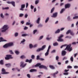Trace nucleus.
Returning <instances> with one entry per match:
<instances>
[{
  "mask_svg": "<svg viewBox=\"0 0 78 78\" xmlns=\"http://www.w3.org/2000/svg\"><path fill=\"white\" fill-rule=\"evenodd\" d=\"M65 38H71V37H69V36H66L65 37Z\"/></svg>",
  "mask_w": 78,
  "mask_h": 78,
  "instance_id": "obj_62",
  "label": "nucleus"
},
{
  "mask_svg": "<svg viewBox=\"0 0 78 78\" xmlns=\"http://www.w3.org/2000/svg\"><path fill=\"white\" fill-rule=\"evenodd\" d=\"M11 66V65L10 63L6 64H5V66L7 67H9Z\"/></svg>",
  "mask_w": 78,
  "mask_h": 78,
  "instance_id": "obj_15",
  "label": "nucleus"
},
{
  "mask_svg": "<svg viewBox=\"0 0 78 78\" xmlns=\"http://www.w3.org/2000/svg\"><path fill=\"white\" fill-rule=\"evenodd\" d=\"M64 37V35H61L58 38V39L57 40L58 41L62 42L64 41V40L62 38Z\"/></svg>",
  "mask_w": 78,
  "mask_h": 78,
  "instance_id": "obj_5",
  "label": "nucleus"
},
{
  "mask_svg": "<svg viewBox=\"0 0 78 78\" xmlns=\"http://www.w3.org/2000/svg\"><path fill=\"white\" fill-rule=\"evenodd\" d=\"M69 62V61L68 60H66L65 61V64H67Z\"/></svg>",
  "mask_w": 78,
  "mask_h": 78,
  "instance_id": "obj_59",
  "label": "nucleus"
},
{
  "mask_svg": "<svg viewBox=\"0 0 78 78\" xmlns=\"http://www.w3.org/2000/svg\"><path fill=\"white\" fill-rule=\"evenodd\" d=\"M59 58V57L58 56H56V60H58Z\"/></svg>",
  "mask_w": 78,
  "mask_h": 78,
  "instance_id": "obj_43",
  "label": "nucleus"
},
{
  "mask_svg": "<svg viewBox=\"0 0 78 78\" xmlns=\"http://www.w3.org/2000/svg\"><path fill=\"white\" fill-rule=\"evenodd\" d=\"M70 7V4H66L65 5V9H67V8L69 9Z\"/></svg>",
  "mask_w": 78,
  "mask_h": 78,
  "instance_id": "obj_8",
  "label": "nucleus"
},
{
  "mask_svg": "<svg viewBox=\"0 0 78 78\" xmlns=\"http://www.w3.org/2000/svg\"><path fill=\"white\" fill-rule=\"evenodd\" d=\"M58 15V13L55 12V13L53 14V16H51V17H56Z\"/></svg>",
  "mask_w": 78,
  "mask_h": 78,
  "instance_id": "obj_11",
  "label": "nucleus"
},
{
  "mask_svg": "<svg viewBox=\"0 0 78 78\" xmlns=\"http://www.w3.org/2000/svg\"><path fill=\"white\" fill-rule=\"evenodd\" d=\"M9 47L8 44H5V45H3V47L5 48H7Z\"/></svg>",
  "mask_w": 78,
  "mask_h": 78,
  "instance_id": "obj_19",
  "label": "nucleus"
},
{
  "mask_svg": "<svg viewBox=\"0 0 78 78\" xmlns=\"http://www.w3.org/2000/svg\"><path fill=\"white\" fill-rule=\"evenodd\" d=\"M18 35V33H16L15 34V37H17Z\"/></svg>",
  "mask_w": 78,
  "mask_h": 78,
  "instance_id": "obj_47",
  "label": "nucleus"
},
{
  "mask_svg": "<svg viewBox=\"0 0 78 78\" xmlns=\"http://www.w3.org/2000/svg\"><path fill=\"white\" fill-rule=\"evenodd\" d=\"M51 48V45H49L48 47V49L47 50V51H49L50 49Z\"/></svg>",
  "mask_w": 78,
  "mask_h": 78,
  "instance_id": "obj_36",
  "label": "nucleus"
},
{
  "mask_svg": "<svg viewBox=\"0 0 78 78\" xmlns=\"http://www.w3.org/2000/svg\"><path fill=\"white\" fill-rule=\"evenodd\" d=\"M51 39V37H50V38L47 37V38H46V39L47 40H49Z\"/></svg>",
  "mask_w": 78,
  "mask_h": 78,
  "instance_id": "obj_63",
  "label": "nucleus"
},
{
  "mask_svg": "<svg viewBox=\"0 0 78 78\" xmlns=\"http://www.w3.org/2000/svg\"><path fill=\"white\" fill-rule=\"evenodd\" d=\"M29 47L30 48H33V46L32 44H30L29 45Z\"/></svg>",
  "mask_w": 78,
  "mask_h": 78,
  "instance_id": "obj_30",
  "label": "nucleus"
},
{
  "mask_svg": "<svg viewBox=\"0 0 78 78\" xmlns=\"http://www.w3.org/2000/svg\"><path fill=\"white\" fill-rule=\"evenodd\" d=\"M6 57H5V59L6 60H9L10 59H12L13 58L12 57V55H6Z\"/></svg>",
  "mask_w": 78,
  "mask_h": 78,
  "instance_id": "obj_4",
  "label": "nucleus"
},
{
  "mask_svg": "<svg viewBox=\"0 0 78 78\" xmlns=\"http://www.w3.org/2000/svg\"><path fill=\"white\" fill-rule=\"evenodd\" d=\"M39 60L40 61H44V58H40Z\"/></svg>",
  "mask_w": 78,
  "mask_h": 78,
  "instance_id": "obj_54",
  "label": "nucleus"
},
{
  "mask_svg": "<svg viewBox=\"0 0 78 78\" xmlns=\"http://www.w3.org/2000/svg\"><path fill=\"white\" fill-rule=\"evenodd\" d=\"M49 67L52 69H55V67H54L53 66L50 65L49 66Z\"/></svg>",
  "mask_w": 78,
  "mask_h": 78,
  "instance_id": "obj_17",
  "label": "nucleus"
},
{
  "mask_svg": "<svg viewBox=\"0 0 78 78\" xmlns=\"http://www.w3.org/2000/svg\"><path fill=\"white\" fill-rule=\"evenodd\" d=\"M8 47H10L13 46V44L12 43H10L7 44Z\"/></svg>",
  "mask_w": 78,
  "mask_h": 78,
  "instance_id": "obj_14",
  "label": "nucleus"
},
{
  "mask_svg": "<svg viewBox=\"0 0 78 78\" xmlns=\"http://www.w3.org/2000/svg\"><path fill=\"white\" fill-rule=\"evenodd\" d=\"M70 59L72 62H73V57H71Z\"/></svg>",
  "mask_w": 78,
  "mask_h": 78,
  "instance_id": "obj_37",
  "label": "nucleus"
},
{
  "mask_svg": "<svg viewBox=\"0 0 78 78\" xmlns=\"http://www.w3.org/2000/svg\"><path fill=\"white\" fill-rule=\"evenodd\" d=\"M69 71V69H65L64 70V72H67L68 71Z\"/></svg>",
  "mask_w": 78,
  "mask_h": 78,
  "instance_id": "obj_57",
  "label": "nucleus"
},
{
  "mask_svg": "<svg viewBox=\"0 0 78 78\" xmlns=\"http://www.w3.org/2000/svg\"><path fill=\"white\" fill-rule=\"evenodd\" d=\"M15 52L17 55H18L20 53L19 52L17 51H15Z\"/></svg>",
  "mask_w": 78,
  "mask_h": 78,
  "instance_id": "obj_40",
  "label": "nucleus"
},
{
  "mask_svg": "<svg viewBox=\"0 0 78 78\" xmlns=\"http://www.w3.org/2000/svg\"><path fill=\"white\" fill-rule=\"evenodd\" d=\"M34 7L32 5L30 6V8L31 9H34Z\"/></svg>",
  "mask_w": 78,
  "mask_h": 78,
  "instance_id": "obj_48",
  "label": "nucleus"
},
{
  "mask_svg": "<svg viewBox=\"0 0 78 78\" xmlns=\"http://www.w3.org/2000/svg\"><path fill=\"white\" fill-rule=\"evenodd\" d=\"M20 58L22 59H23L24 58H25L26 57L24 55H22L21 56Z\"/></svg>",
  "mask_w": 78,
  "mask_h": 78,
  "instance_id": "obj_32",
  "label": "nucleus"
},
{
  "mask_svg": "<svg viewBox=\"0 0 78 78\" xmlns=\"http://www.w3.org/2000/svg\"><path fill=\"white\" fill-rule=\"evenodd\" d=\"M67 49L69 52L72 51V48L71 47V44H69V45H67L64 50H66Z\"/></svg>",
  "mask_w": 78,
  "mask_h": 78,
  "instance_id": "obj_1",
  "label": "nucleus"
},
{
  "mask_svg": "<svg viewBox=\"0 0 78 78\" xmlns=\"http://www.w3.org/2000/svg\"><path fill=\"white\" fill-rule=\"evenodd\" d=\"M7 41L5 40H4V39L2 37H1L0 38V42H1L2 41Z\"/></svg>",
  "mask_w": 78,
  "mask_h": 78,
  "instance_id": "obj_13",
  "label": "nucleus"
},
{
  "mask_svg": "<svg viewBox=\"0 0 78 78\" xmlns=\"http://www.w3.org/2000/svg\"><path fill=\"white\" fill-rule=\"evenodd\" d=\"M67 57H64L63 58V60H66V59H67Z\"/></svg>",
  "mask_w": 78,
  "mask_h": 78,
  "instance_id": "obj_64",
  "label": "nucleus"
},
{
  "mask_svg": "<svg viewBox=\"0 0 78 78\" xmlns=\"http://www.w3.org/2000/svg\"><path fill=\"white\" fill-rule=\"evenodd\" d=\"M49 20V17H48L46 20L45 21V23H47L48 22V21Z\"/></svg>",
  "mask_w": 78,
  "mask_h": 78,
  "instance_id": "obj_33",
  "label": "nucleus"
},
{
  "mask_svg": "<svg viewBox=\"0 0 78 78\" xmlns=\"http://www.w3.org/2000/svg\"><path fill=\"white\" fill-rule=\"evenodd\" d=\"M63 74L65 75H69V73H68V72L65 73H63Z\"/></svg>",
  "mask_w": 78,
  "mask_h": 78,
  "instance_id": "obj_45",
  "label": "nucleus"
},
{
  "mask_svg": "<svg viewBox=\"0 0 78 78\" xmlns=\"http://www.w3.org/2000/svg\"><path fill=\"white\" fill-rule=\"evenodd\" d=\"M25 7V5H21V8H24Z\"/></svg>",
  "mask_w": 78,
  "mask_h": 78,
  "instance_id": "obj_38",
  "label": "nucleus"
},
{
  "mask_svg": "<svg viewBox=\"0 0 78 78\" xmlns=\"http://www.w3.org/2000/svg\"><path fill=\"white\" fill-rule=\"evenodd\" d=\"M3 61L2 60H1L0 61V64L2 65H4V62H3Z\"/></svg>",
  "mask_w": 78,
  "mask_h": 78,
  "instance_id": "obj_25",
  "label": "nucleus"
},
{
  "mask_svg": "<svg viewBox=\"0 0 78 78\" xmlns=\"http://www.w3.org/2000/svg\"><path fill=\"white\" fill-rule=\"evenodd\" d=\"M24 16V14H20V17H22V16Z\"/></svg>",
  "mask_w": 78,
  "mask_h": 78,
  "instance_id": "obj_44",
  "label": "nucleus"
},
{
  "mask_svg": "<svg viewBox=\"0 0 78 78\" xmlns=\"http://www.w3.org/2000/svg\"><path fill=\"white\" fill-rule=\"evenodd\" d=\"M53 45L54 46H56L58 45V44L57 42H55L53 44Z\"/></svg>",
  "mask_w": 78,
  "mask_h": 78,
  "instance_id": "obj_24",
  "label": "nucleus"
},
{
  "mask_svg": "<svg viewBox=\"0 0 78 78\" xmlns=\"http://www.w3.org/2000/svg\"><path fill=\"white\" fill-rule=\"evenodd\" d=\"M65 9H62L61 10V12H60V13L61 14L62 13L64 12V11L65 10Z\"/></svg>",
  "mask_w": 78,
  "mask_h": 78,
  "instance_id": "obj_26",
  "label": "nucleus"
},
{
  "mask_svg": "<svg viewBox=\"0 0 78 78\" xmlns=\"http://www.w3.org/2000/svg\"><path fill=\"white\" fill-rule=\"evenodd\" d=\"M43 25L41 24H40L38 25V27H42Z\"/></svg>",
  "mask_w": 78,
  "mask_h": 78,
  "instance_id": "obj_52",
  "label": "nucleus"
},
{
  "mask_svg": "<svg viewBox=\"0 0 78 78\" xmlns=\"http://www.w3.org/2000/svg\"><path fill=\"white\" fill-rule=\"evenodd\" d=\"M49 51L47 50L46 52L45 53V56H48L49 54Z\"/></svg>",
  "mask_w": 78,
  "mask_h": 78,
  "instance_id": "obj_22",
  "label": "nucleus"
},
{
  "mask_svg": "<svg viewBox=\"0 0 78 78\" xmlns=\"http://www.w3.org/2000/svg\"><path fill=\"white\" fill-rule=\"evenodd\" d=\"M60 29H58L55 32V34L59 33H60Z\"/></svg>",
  "mask_w": 78,
  "mask_h": 78,
  "instance_id": "obj_23",
  "label": "nucleus"
},
{
  "mask_svg": "<svg viewBox=\"0 0 78 78\" xmlns=\"http://www.w3.org/2000/svg\"><path fill=\"white\" fill-rule=\"evenodd\" d=\"M58 73V72L57 71L55 73H54L53 74H52V75L54 77H56V74H57Z\"/></svg>",
  "mask_w": 78,
  "mask_h": 78,
  "instance_id": "obj_18",
  "label": "nucleus"
},
{
  "mask_svg": "<svg viewBox=\"0 0 78 78\" xmlns=\"http://www.w3.org/2000/svg\"><path fill=\"white\" fill-rule=\"evenodd\" d=\"M37 71V70L34 69H31L30 70V72H36Z\"/></svg>",
  "mask_w": 78,
  "mask_h": 78,
  "instance_id": "obj_16",
  "label": "nucleus"
},
{
  "mask_svg": "<svg viewBox=\"0 0 78 78\" xmlns=\"http://www.w3.org/2000/svg\"><path fill=\"white\" fill-rule=\"evenodd\" d=\"M27 76L29 78H30L31 76H30V74H27Z\"/></svg>",
  "mask_w": 78,
  "mask_h": 78,
  "instance_id": "obj_55",
  "label": "nucleus"
},
{
  "mask_svg": "<svg viewBox=\"0 0 78 78\" xmlns=\"http://www.w3.org/2000/svg\"><path fill=\"white\" fill-rule=\"evenodd\" d=\"M27 64L26 63L24 65V62H20V66L21 67H22V68H24L25 66H26L27 65Z\"/></svg>",
  "mask_w": 78,
  "mask_h": 78,
  "instance_id": "obj_7",
  "label": "nucleus"
},
{
  "mask_svg": "<svg viewBox=\"0 0 78 78\" xmlns=\"http://www.w3.org/2000/svg\"><path fill=\"white\" fill-rule=\"evenodd\" d=\"M30 24V23L27 22L26 23V25H29Z\"/></svg>",
  "mask_w": 78,
  "mask_h": 78,
  "instance_id": "obj_56",
  "label": "nucleus"
},
{
  "mask_svg": "<svg viewBox=\"0 0 78 78\" xmlns=\"http://www.w3.org/2000/svg\"><path fill=\"white\" fill-rule=\"evenodd\" d=\"M70 34L71 35L73 36H74V34H75L74 33H73V31H71V32L70 33Z\"/></svg>",
  "mask_w": 78,
  "mask_h": 78,
  "instance_id": "obj_29",
  "label": "nucleus"
},
{
  "mask_svg": "<svg viewBox=\"0 0 78 78\" xmlns=\"http://www.w3.org/2000/svg\"><path fill=\"white\" fill-rule=\"evenodd\" d=\"M41 64L40 63H37L36 65H35V66L36 67H37L38 66H41Z\"/></svg>",
  "mask_w": 78,
  "mask_h": 78,
  "instance_id": "obj_21",
  "label": "nucleus"
},
{
  "mask_svg": "<svg viewBox=\"0 0 78 78\" xmlns=\"http://www.w3.org/2000/svg\"><path fill=\"white\" fill-rule=\"evenodd\" d=\"M71 32V30H68L67 31V32L66 33V34H68L69 33H70V32Z\"/></svg>",
  "mask_w": 78,
  "mask_h": 78,
  "instance_id": "obj_27",
  "label": "nucleus"
},
{
  "mask_svg": "<svg viewBox=\"0 0 78 78\" xmlns=\"http://www.w3.org/2000/svg\"><path fill=\"white\" fill-rule=\"evenodd\" d=\"M46 48V45H44L41 48H39L36 51L37 52H39L41 51L44 50Z\"/></svg>",
  "mask_w": 78,
  "mask_h": 78,
  "instance_id": "obj_2",
  "label": "nucleus"
},
{
  "mask_svg": "<svg viewBox=\"0 0 78 78\" xmlns=\"http://www.w3.org/2000/svg\"><path fill=\"white\" fill-rule=\"evenodd\" d=\"M28 16V15L27 14H26L25 15V18H27Z\"/></svg>",
  "mask_w": 78,
  "mask_h": 78,
  "instance_id": "obj_60",
  "label": "nucleus"
},
{
  "mask_svg": "<svg viewBox=\"0 0 78 78\" xmlns=\"http://www.w3.org/2000/svg\"><path fill=\"white\" fill-rule=\"evenodd\" d=\"M37 30H34L33 31L34 34H35L36 33V32H37Z\"/></svg>",
  "mask_w": 78,
  "mask_h": 78,
  "instance_id": "obj_58",
  "label": "nucleus"
},
{
  "mask_svg": "<svg viewBox=\"0 0 78 78\" xmlns=\"http://www.w3.org/2000/svg\"><path fill=\"white\" fill-rule=\"evenodd\" d=\"M67 53V52H66L65 51H62V55L63 56H65L66 55V54Z\"/></svg>",
  "mask_w": 78,
  "mask_h": 78,
  "instance_id": "obj_12",
  "label": "nucleus"
},
{
  "mask_svg": "<svg viewBox=\"0 0 78 78\" xmlns=\"http://www.w3.org/2000/svg\"><path fill=\"white\" fill-rule=\"evenodd\" d=\"M9 9V7H6L5 8H4V7H2V9L4 10V9Z\"/></svg>",
  "mask_w": 78,
  "mask_h": 78,
  "instance_id": "obj_35",
  "label": "nucleus"
},
{
  "mask_svg": "<svg viewBox=\"0 0 78 78\" xmlns=\"http://www.w3.org/2000/svg\"><path fill=\"white\" fill-rule=\"evenodd\" d=\"M2 72H3L1 73V74H5L8 73L7 72H6L4 68H2Z\"/></svg>",
  "mask_w": 78,
  "mask_h": 78,
  "instance_id": "obj_10",
  "label": "nucleus"
},
{
  "mask_svg": "<svg viewBox=\"0 0 78 78\" xmlns=\"http://www.w3.org/2000/svg\"><path fill=\"white\" fill-rule=\"evenodd\" d=\"M9 52L10 53V54L12 55L14 54V52L12 50H9Z\"/></svg>",
  "mask_w": 78,
  "mask_h": 78,
  "instance_id": "obj_28",
  "label": "nucleus"
},
{
  "mask_svg": "<svg viewBox=\"0 0 78 78\" xmlns=\"http://www.w3.org/2000/svg\"><path fill=\"white\" fill-rule=\"evenodd\" d=\"M67 68L68 69H70V68L71 69L72 68V66H67Z\"/></svg>",
  "mask_w": 78,
  "mask_h": 78,
  "instance_id": "obj_53",
  "label": "nucleus"
},
{
  "mask_svg": "<svg viewBox=\"0 0 78 78\" xmlns=\"http://www.w3.org/2000/svg\"><path fill=\"white\" fill-rule=\"evenodd\" d=\"M8 29V26L4 25L2 27V29L3 30H2L1 32H5Z\"/></svg>",
  "mask_w": 78,
  "mask_h": 78,
  "instance_id": "obj_3",
  "label": "nucleus"
},
{
  "mask_svg": "<svg viewBox=\"0 0 78 78\" xmlns=\"http://www.w3.org/2000/svg\"><path fill=\"white\" fill-rule=\"evenodd\" d=\"M39 68H44L46 70L48 69V68L47 66L43 65H41L39 66Z\"/></svg>",
  "mask_w": 78,
  "mask_h": 78,
  "instance_id": "obj_9",
  "label": "nucleus"
},
{
  "mask_svg": "<svg viewBox=\"0 0 78 78\" xmlns=\"http://www.w3.org/2000/svg\"><path fill=\"white\" fill-rule=\"evenodd\" d=\"M25 41H26L24 39H23V40L22 41H21V43H23Z\"/></svg>",
  "mask_w": 78,
  "mask_h": 78,
  "instance_id": "obj_49",
  "label": "nucleus"
},
{
  "mask_svg": "<svg viewBox=\"0 0 78 78\" xmlns=\"http://www.w3.org/2000/svg\"><path fill=\"white\" fill-rule=\"evenodd\" d=\"M40 20V18H38L37 20L36 21L37 23V24H39Z\"/></svg>",
  "mask_w": 78,
  "mask_h": 78,
  "instance_id": "obj_20",
  "label": "nucleus"
},
{
  "mask_svg": "<svg viewBox=\"0 0 78 78\" xmlns=\"http://www.w3.org/2000/svg\"><path fill=\"white\" fill-rule=\"evenodd\" d=\"M44 36H41L40 37L39 39V40H41V39H42L43 37Z\"/></svg>",
  "mask_w": 78,
  "mask_h": 78,
  "instance_id": "obj_46",
  "label": "nucleus"
},
{
  "mask_svg": "<svg viewBox=\"0 0 78 78\" xmlns=\"http://www.w3.org/2000/svg\"><path fill=\"white\" fill-rule=\"evenodd\" d=\"M39 1V0H37V1H35V4H38Z\"/></svg>",
  "mask_w": 78,
  "mask_h": 78,
  "instance_id": "obj_39",
  "label": "nucleus"
},
{
  "mask_svg": "<svg viewBox=\"0 0 78 78\" xmlns=\"http://www.w3.org/2000/svg\"><path fill=\"white\" fill-rule=\"evenodd\" d=\"M40 56L39 55H37V60H40Z\"/></svg>",
  "mask_w": 78,
  "mask_h": 78,
  "instance_id": "obj_34",
  "label": "nucleus"
},
{
  "mask_svg": "<svg viewBox=\"0 0 78 78\" xmlns=\"http://www.w3.org/2000/svg\"><path fill=\"white\" fill-rule=\"evenodd\" d=\"M27 35H28L26 34H22V36H23V37H24V36H26Z\"/></svg>",
  "mask_w": 78,
  "mask_h": 78,
  "instance_id": "obj_41",
  "label": "nucleus"
},
{
  "mask_svg": "<svg viewBox=\"0 0 78 78\" xmlns=\"http://www.w3.org/2000/svg\"><path fill=\"white\" fill-rule=\"evenodd\" d=\"M67 46V45L66 44H65V45H62L61 47H60V48H62L64 46Z\"/></svg>",
  "mask_w": 78,
  "mask_h": 78,
  "instance_id": "obj_50",
  "label": "nucleus"
},
{
  "mask_svg": "<svg viewBox=\"0 0 78 78\" xmlns=\"http://www.w3.org/2000/svg\"><path fill=\"white\" fill-rule=\"evenodd\" d=\"M55 8L54 7L51 10V13H52V12H53V11H54L55 10Z\"/></svg>",
  "mask_w": 78,
  "mask_h": 78,
  "instance_id": "obj_31",
  "label": "nucleus"
},
{
  "mask_svg": "<svg viewBox=\"0 0 78 78\" xmlns=\"http://www.w3.org/2000/svg\"><path fill=\"white\" fill-rule=\"evenodd\" d=\"M7 3L8 4H11L14 7L15 6V2L14 1H12L11 2H7Z\"/></svg>",
  "mask_w": 78,
  "mask_h": 78,
  "instance_id": "obj_6",
  "label": "nucleus"
},
{
  "mask_svg": "<svg viewBox=\"0 0 78 78\" xmlns=\"http://www.w3.org/2000/svg\"><path fill=\"white\" fill-rule=\"evenodd\" d=\"M35 58V56L34 55H31V58L34 59Z\"/></svg>",
  "mask_w": 78,
  "mask_h": 78,
  "instance_id": "obj_51",
  "label": "nucleus"
},
{
  "mask_svg": "<svg viewBox=\"0 0 78 78\" xmlns=\"http://www.w3.org/2000/svg\"><path fill=\"white\" fill-rule=\"evenodd\" d=\"M78 19V16H76L75 17H73V19Z\"/></svg>",
  "mask_w": 78,
  "mask_h": 78,
  "instance_id": "obj_42",
  "label": "nucleus"
},
{
  "mask_svg": "<svg viewBox=\"0 0 78 78\" xmlns=\"http://www.w3.org/2000/svg\"><path fill=\"white\" fill-rule=\"evenodd\" d=\"M67 19L69 21L70 20V16H68L67 18Z\"/></svg>",
  "mask_w": 78,
  "mask_h": 78,
  "instance_id": "obj_61",
  "label": "nucleus"
}]
</instances>
